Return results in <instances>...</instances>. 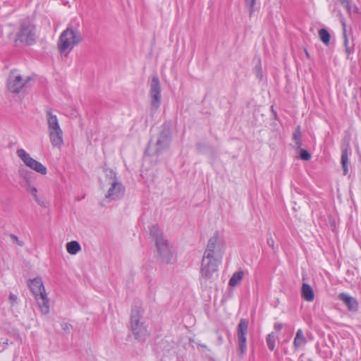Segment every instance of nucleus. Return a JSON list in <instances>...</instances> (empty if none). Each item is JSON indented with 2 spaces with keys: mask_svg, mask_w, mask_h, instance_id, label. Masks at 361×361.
Returning <instances> with one entry per match:
<instances>
[{
  "mask_svg": "<svg viewBox=\"0 0 361 361\" xmlns=\"http://www.w3.org/2000/svg\"><path fill=\"white\" fill-rule=\"evenodd\" d=\"M67 328V324H65V327H63V329H66Z\"/></svg>",
  "mask_w": 361,
  "mask_h": 361,
  "instance_id": "nucleus-36",
  "label": "nucleus"
},
{
  "mask_svg": "<svg viewBox=\"0 0 361 361\" xmlns=\"http://www.w3.org/2000/svg\"><path fill=\"white\" fill-rule=\"evenodd\" d=\"M149 232L155 241L157 252L161 260L166 264L173 263L175 259L171 247L159 226L153 225Z\"/></svg>",
  "mask_w": 361,
  "mask_h": 361,
  "instance_id": "nucleus-2",
  "label": "nucleus"
},
{
  "mask_svg": "<svg viewBox=\"0 0 361 361\" xmlns=\"http://www.w3.org/2000/svg\"><path fill=\"white\" fill-rule=\"evenodd\" d=\"M66 250L69 254L75 255L81 250V247L78 242L71 241L66 244Z\"/></svg>",
  "mask_w": 361,
  "mask_h": 361,
  "instance_id": "nucleus-21",
  "label": "nucleus"
},
{
  "mask_svg": "<svg viewBox=\"0 0 361 361\" xmlns=\"http://www.w3.org/2000/svg\"><path fill=\"white\" fill-rule=\"evenodd\" d=\"M319 37L321 41L326 45L330 42L331 36L326 29L322 28L319 30Z\"/></svg>",
  "mask_w": 361,
  "mask_h": 361,
  "instance_id": "nucleus-22",
  "label": "nucleus"
},
{
  "mask_svg": "<svg viewBox=\"0 0 361 361\" xmlns=\"http://www.w3.org/2000/svg\"><path fill=\"white\" fill-rule=\"evenodd\" d=\"M341 5L346 9V11L348 13L350 16L351 15V3L353 0H339Z\"/></svg>",
  "mask_w": 361,
  "mask_h": 361,
  "instance_id": "nucleus-25",
  "label": "nucleus"
},
{
  "mask_svg": "<svg viewBox=\"0 0 361 361\" xmlns=\"http://www.w3.org/2000/svg\"><path fill=\"white\" fill-rule=\"evenodd\" d=\"M37 29L34 23L29 19L20 22L16 32L13 44L16 47L32 46L36 43Z\"/></svg>",
  "mask_w": 361,
  "mask_h": 361,
  "instance_id": "nucleus-1",
  "label": "nucleus"
},
{
  "mask_svg": "<svg viewBox=\"0 0 361 361\" xmlns=\"http://www.w3.org/2000/svg\"><path fill=\"white\" fill-rule=\"evenodd\" d=\"M223 254V240L220 238L219 233L215 232L214 235L209 238L204 255L222 259Z\"/></svg>",
  "mask_w": 361,
  "mask_h": 361,
  "instance_id": "nucleus-10",
  "label": "nucleus"
},
{
  "mask_svg": "<svg viewBox=\"0 0 361 361\" xmlns=\"http://www.w3.org/2000/svg\"><path fill=\"white\" fill-rule=\"evenodd\" d=\"M30 80L29 77L23 78L16 71H13L8 78L7 88L11 93L19 94Z\"/></svg>",
  "mask_w": 361,
  "mask_h": 361,
  "instance_id": "nucleus-9",
  "label": "nucleus"
},
{
  "mask_svg": "<svg viewBox=\"0 0 361 361\" xmlns=\"http://www.w3.org/2000/svg\"><path fill=\"white\" fill-rule=\"evenodd\" d=\"M10 237L13 240V241L15 242L16 243H17L19 246H20V247L23 246L24 243L21 240H19L18 236H16L14 234H11Z\"/></svg>",
  "mask_w": 361,
  "mask_h": 361,
  "instance_id": "nucleus-29",
  "label": "nucleus"
},
{
  "mask_svg": "<svg viewBox=\"0 0 361 361\" xmlns=\"http://www.w3.org/2000/svg\"><path fill=\"white\" fill-rule=\"evenodd\" d=\"M149 97L152 108L157 110L161 105V94L159 79L157 75L154 76L151 80Z\"/></svg>",
  "mask_w": 361,
  "mask_h": 361,
  "instance_id": "nucleus-13",
  "label": "nucleus"
},
{
  "mask_svg": "<svg viewBox=\"0 0 361 361\" xmlns=\"http://www.w3.org/2000/svg\"><path fill=\"white\" fill-rule=\"evenodd\" d=\"M106 177L109 180L110 187L105 194V200L108 202L121 199L125 192V188L118 180L116 173L111 169L106 170Z\"/></svg>",
  "mask_w": 361,
  "mask_h": 361,
  "instance_id": "nucleus-6",
  "label": "nucleus"
},
{
  "mask_svg": "<svg viewBox=\"0 0 361 361\" xmlns=\"http://www.w3.org/2000/svg\"><path fill=\"white\" fill-rule=\"evenodd\" d=\"M300 158L302 160L308 161L311 158L310 154L306 149H300Z\"/></svg>",
  "mask_w": 361,
  "mask_h": 361,
  "instance_id": "nucleus-26",
  "label": "nucleus"
},
{
  "mask_svg": "<svg viewBox=\"0 0 361 361\" xmlns=\"http://www.w3.org/2000/svg\"><path fill=\"white\" fill-rule=\"evenodd\" d=\"M82 39V37L78 28L68 26L59 36L58 49L61 53H63L67 49H72Z\"/></svg>",
  "mask_w": 361,
  "mask_h": 361,
  "instance_id": "nucleus-4",
  "label": "nucleus"
},
{
  "mask_svg": "<svg viewBox=\"0 0 361 361\" xmlns=\"http://www.w3.org/2000/svg\"><path fill=\"white\" fill-rule=\"evenodd\" d=\"M301 296L307 302H312L314 299L312 288L308 283H303L301 288Z\"/></svg>",
  "mask_w": 361,
  "mask_h": 361,
  "instance_id": "nucleus-16",
  "label": "nucleus"
},
{
  "mask_svg": "<svg viewBox=\"0 0 361 361\" xmlns=\"http://www.w3.org/2000/svg\"><path fill=\"white\" fill-rule=\"evenodd\" d=\"M338 298L347 306L349 311L356 312L358 310L359 305L356 298L345 293H341Z\"/></svg>",
  "mask_w": 361,
  "mask_h": 361,
  "instance_id": "nucleus-14",
  "label": "nucleus"
},
{
  "mask_svg": "<svg viewBox=\"0 0 361 361\" xmlns=\"http://www.w3.org/2000/svg\"><path fill=\"white\" fill-rule=\"evenodd\" d=\"M27 190L34 197L35 200L36 201H37L38 200V197H37V188L35 186H32L30 184H29V187L27 188Z\"/></svg>",
  "mask_w": 361,
  "mask_h": 361,
  "instance_id": "nucleus-27",
  "label": "nucleus"
},
{
  "mask_svg": "<svg viewBox=\"0 0 361 361\" xmlns=\"http://www.w3.org/2000/svg\"><path fill=\"white\" fill-rule=\"evenodd\" d=\"M301 137H302V133L300 131V126H298V128L295 129V132L293 133V140H299L301 139Z\"/></svg>",
  "mask_w": 361,
  "mask_h": 361,
  "instance_id": "nucleus-28",
  "label": "nucleus"
},
{
  "mask_svg": "<svg viewBox=\"0 0 361 361\" xmlns=\"http://www.w3.org/2000/svg\"><path fill=\"white\" fill-rule=\"evenodd\" d=\"M267 345L268 348L273 351L275 348V336L273 332L269 334L266 338Z\"/></svg>",
  "mask_w": 361,
  "mask_h": 361,
  "instance_id": "nucleus-23",
  "label": "nucleus"
},
{
  "mask_svg": "<svg viewBox=\"0 0 361 361\" xmlns=\"http://www.w3.org/2000/svg\"><path fill=\"white\" fill-rule=\"evenodd\" d=\"M341 24H342V26L343 28V38H344V45L345 47V52L347 53V58L349 59L350 54L353 52L354 50L353 48H350L348 45V37H347V35H346V23L345 21V19L343 17L341 18Z\"/></svg>",
  "mask_w": 361,
  "mask_h": 361,
  "instance_id": "nucleus-18",
  "label": "nucleus"
},
{
  "mask_svg": "<svg viewBox=\"0 0 361 361\" xmlns=\"http://www.w3.org/2000/svg\"><path fill=\"white\" fill-rule=\"evenodd\" d=\"M28 286L41 313L47 314L49 312V301L41 277H36L30 280Z\"/></svg>",
  "mask_w": 361,
  "mask_h": 361,
  "instance_id": "nucleus-3",
  "label": "nucleus"
},
{
  "mask_svg": "<svg viewBox=\"0 0 361 361\" xmlns=\"http://www.w3.org/2000/svg\"><path fill=\"white\" fill-rule=\"evenodd\" d=\"M295 147L298 148V149H300L302 147V140H295Z\"/></svg>",
  "mask_w": 361,
  "mask_h": 361,
  "instance_id": "nucleus-32",
  "label": "nucleus"
},
{
  "mask_svg": "<svg viewBox=\"0 0 361 361\" xmlns=\"http://www.w3.org/2000/svg\"><path fill=\"white\" fill-rule=\"evenodd\" d=\"M267 243L269 246L274 247V241L272 239H267Z\"/></svg>",
  "mask_w": 361,
  "mask_h": 361,
  "instance_id": "nucleus-34",
  "label": "nucleus"
},
{
  "mask_svg": "<svg viewBox=\"0 0 361 361\" xmlns=\"http://www.w3.org/2000/svg\"><path fill=\"white\" fill-rule=\"evenodd\" d=\"M257 0H245L246 7L248 8L250 15H252L255 12V6Z\"/></svg>",
  "mask_w": 361,
  "mask_h": 361,
  "instance_id": "nucleus-24",
  "label": "nucleus"
},
{
  "mask_svg": "<svg viewBox=\"0 0 361 361\" xmlns=\"http://www.w3.org/2000/svg\"><path fill=\"white\" fill-rule=\"evenodd\" d=\"M348 149L344 148L342 149V154H341V164L343 169V174L347 175L348 173Z\"/></svg>",
  "mask_w": 361,
  "mask_h": 361,
  "instance_id": "nucleus-20",
  "label": "nucleus"
},
{
  "mask_svg": "<svg viewBox=\"0 0 361 361\" xmlns=\"http://www.w3.org/2000/svg\"><path fill=\"white\" fill-rule=\"evenodd\" d=\"M46 114L50 142L53 147L60 148L63 145V138L57 116L51 109L47 110Z\"/></svg>",
  "mask_w": 361,
  "mask_h": 361,
  "instance_id": "nucleus-5",
  "label": "nucleus"
},
{
  "mask_svg": "<svg viewBox=\"0 0 361 361\" xmlns=\"http://www.w3.org/2000/svg\"><path fill=\"white\" fill-rule=\"evenodd\" d=\"M142 311L140 308H133L130 314V327L136 339L140 341L145 340L147 336V330L141 322Z\"/></svg>",
  "mask_w": 361,
  "mask_h": 361,
  "instance_id": "nucleus-8",
  "label": "nucleus"
},
{
  "mask_svg": "<svg viewBox=\"0 0 361 361\" xmlns=\"http://www.w3.org/2000/svg\"><path fill=\"white\" fill-rule=\"evenodd\" d=\"M247 331L248 321L245 319H241L237 327V336L240 356H243L247 351Z\"/></svg>",
  "mask_w": 361,
  "mask_h": 361,
  "instance_id": "nucleus-12",
  "label": "nucleus"
},
{
  "mask_svg": "<svg viewBox=\"0 0 361 361\" xmlns=\"http://www.w3.org/2000/svg\"><path fill=\"white\" fill-rule=\"evenodd\" d=\"M221 259L203 254L200 267V280L204 282L211 280L217 273Z\"/></svg>",
  "mask_w": 361,
  "mask_h": 361,
  "instance_id": "nucleus-7",
  "label": "nucleus"
},
{
  "mask_svg": "<svg viewBox=\"0 0 361 361\" xmlns=\"http://www.w3.org/2000/svg\"><path fill=\"white\" fill-rule=\"evenodd\" d=\"M360 13V8L356 5H354L353 7H352V8H351V13Z\"/></svg>",
  "mask_w": 361,
  "mask_h": 361,
  "instance_id": "nucleus-31",
  "label": "nucleus"
},
{
  "mask_svg": "<svg viewBox=\"0 0 361 361\" xmlns=\"http://www.w3.org/2000/svg\"><path fill=\"white\" fill-rule=\"evenodd\" d=\"M67 328V324H65V327H63V329H66Z\"/></svg>",
  "mask_w": 361,
  "mask_h": 361,
  "instance_id": "nucleus-37",
  "label": "nucleus"
},
{
  "mask_svg": "<svg viewBox=\"0 0 361 361\" xmlns=\"http://www.w3.org/2000/svg\"><path fill=\"white\" fill-rule=\"evenodd\" d=\"M170 142V135L168 131L161 132L156 143V153L159 154L164 149L167 147Z\"/></svg>",
  "mask_w": 361,
  "mask_h": 361,
  "instance_id": "nucleus-15",
  "label": "nucleus"
},
{
  "mask_svg": "<svg viewBox=\"0 0 361 361\" xmlns=\"http://www.w3.org/2000/svg\"><path fill=\"white\" fill-rule=\"evenodd\" d=\"M9 299L11 302H16L17 300V296L13 293L9 295Z\"/></svg>",
  "mask_w": 361,
  "mask_h": 361,
  "instance_id": "nucleus-33",
  "label": "nucleus"
},
{
  "mask_svg": "<svg viewBox=\"0 0 361 361\" xmlns=\"http://www.w3.org/2000/svg\"><path fill=\"white\" fill-rule=\"evenodd\" d=\"M257 76H261V73H260V68L259 69V71L257 72Z\"/></svg>",
  "mask_w": 361,
  "mask_h": 361,
  "instance_id": "nucleus-35",
  "label": "nucleus"
},
{
  "mask_svg": "<svg viewBox=\"0 0 361 361\" xmlns=\"http://www.w3.org/2000/svg\"><path fill=\"white\" fill-rule=\"evenodd\" d=\"M283 328V324L281 323H275L274 329L275 330L279 331Z\"/></svg>",
  "mask_w": 361,
  "mask_h": 361,
  "instance_id": "nucleus-30",
  "label": "nucleus"
},
{
  "mask_svg": "<svg viewBox=\"0 0 361 361\" xmlns=\"http://www.w3.org/2000/svg\"><path fill=\"white\" fill-rule=\"evenodd\" d=\"M307 341L305 338L303 331L301 329H299L295 334V336L293 340V347L295 350H298L300 348L304 346L307 343Z\"/></svg>",
  "mask_w": 361,
  "mask_h": 361,
  "instance_id": "nucleus-17",
  "label": "nucleus"
},
{
  "mask_svg": "<svg viewBox=\"0 0 361 361\" xmlns=\"http://www.w3.org/2000/svg\"><path fill=\"white\" fill-rule=\"evenodd\" d=\"M16 154L23 163L32 170L42 175H46L47 173V167L42 163L32 158L25 149H18Z\"/></svg>",
  "mask_w": 361,
  "mask_h": 361,
  "instance_id": "nucleus-11",
  "label": "nucleus"
},
{
  "mask_svg": "<svg viewBox=\"0 0 361 361\" xmlns=\"http://www.w3.org/2000/svg\"><path fill=\"white\" fill-rule=\"evenodd\" d=\"M244 276V271L243 270H239L233 273L232 276L231 277L228 284L230 286L235 287L238 285L242 281Z\"/></svg>",
  "mask_w": 361,
  "mask_h": 361,
  "instance_id": "nucleus-19",
  "label": "nucleus"
}]
</instances>
